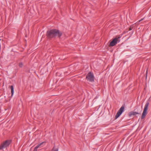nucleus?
I'll list each match as a JSON object with an SVG mask.
<instances>
[{"label":"nucleus","mask_w":151,"mask_h":151,"mask_svg":"<svg viewBox=\"0 0 151 151\" xmlns=\"http://www.w3.org/2000/svg\"><path fill=\"white\" fill-rule=\"evenodd\" d=\"M62 35V33L58 30L53 29L47 31V35L49 38H52L57 36L60 37Z\"/></svg>","instance_id":"nucleus-1"},{"label":"nucleus","mask_w":151,"mask_h":151,"mask_svg":"<svg viewBox=\"0 0 151 151\" xmlns=\"http://www.w3.org/2000/svg\"><path fill=\"white\" fill-rule=\"evenodd\" d=\"M149 104V102L148 101H147L146 102V104H145L143 113L141 116V119H144L146 116L147 114V111L148 109Z\"/></svg>","instance_id":"nucleus-2"},{"label":"nucleus","mask_w":151,"mask_h":151,"mask_svg":"<svg viewBox=\"0 0 151 151\" xmlns=\"http://www.w3.org/2000/svg\"><path fill=\"white\" fill-rule=\"evenodd\" d=\"M11 142V141L10 140H7L3 142L0 146V150L9 146Z\"/></svg>","instance_id":"nucleus-3"},{"label":"nucleus","mask_w":151,"mask_h":151,"mask_svg":"<svg viewBox=\"0 0 151 151\" xmlns=\"http://www.w3.org/2000/svg\"><path fill=\"white\" fill-rule=\"evenodd\" d=\"M120 37H119L114 39L112 41L110 42V45L111 46H113L115 45L117 43L119 42L120 41Z\"/></svg>","instance_id":"nucleus-4"},{"label":"nucleus","mask_w":151,"mask_h":151,"mask_svg":"<svg viewBox=\"0 0 151 151\" xmlns=\"http://www.w3.org/2000/svg\"><path fill=\"white\" fill-rule=\"evenodd\" d=\"M124 106H122L120 108L119 110L115 116V118L117 119L121 114L124 111Z\"/></svg>","instance_id":"nucleus-5"},{"label":"nucleus","mask_w":151,"mask_h":151,"mask_svg":"<svg viewBox=\"0 0 151 151\" xmlns=\"http://www.w3.org/2000/svg\"><path fill=\"white\" fill-rule=\"evenodd\" d=\"M86 78L88 81L91 82L93 81L94 77L93 74L91 72L89 73L86 76Z\"/></svg>","instance_id":"nucleus-6"},{"label":"nucleus","mask_w":151,"mask_h":151,"mask_svg":"<svg viewBox=\"0 0 151 151\" xmlns=\"http://www.w3.org/2000/svg\"><path fill=\"white\" fill-rule=\"evenodd\" d=\"M140 113L132 111L129 113V116H131L132 115H135L136 114H139Z\"/></svg>","instance_id":"nucleus-7"},{"label":"nucleus","mask_w":151,"mask_h":151,"mask_svg":"<svg viewBox=\"0 0 151 151\" xmlns=\"http://www.w3.org/2000/svg\"><path fill=\"white\" fill-rule=\"evenodd\" d=\"M44 142H42L41 143H40L39 144H38V145H37L36 146L34 150L35 151H37V149L39 148V147H41L42 146H41V145L44 143Z\"/></svg>","instance_id":"nucleus-8"},{"label":"nucleus","mask_w":151,"mask_h":151,"mask_svg":"<svg viewBox=\"0 0 151 151\" xmlns=\"http://www.w3.org/2000/svg\"><path fill=\"white\" fill-rule=\"evenodd\" d=\"M11 90V93H12V96L14 94V87L13 86H9Z\"/></svg>","instance_id":"nucleus-9"},{"label":"nucleus","mask_w":151,"mask_h":151,"mask_svg":"<svg viewBox=\"0 0 151 151\" xmlns=\"http://www.w3.org/2000/svg\"><path fill=\"white\" fill-rule=\"evenodd\" d=\"M22 66H23V64H22V63H20L19 64V67H22Z\"/></svg>","instance_id":"nucleus-10"},{"label":"nucleus","mask_w":151,"mask_h":151,"mask_svg":"<svg viewBox=\"0 0 151 151\" xmlns=\"http://www.w3.org/2000/svg\"><path fill=\"white\" fill-rule=\"evenodd\" d=\"M52 151H58V149H56L55 150H52Z\"/></svg>","instance_id":"nucleus-11"},{"label":"nucleus","mask_w":151,"mask_h":151,"mask_svg":"<svg viewBox=\"0 0 151 151\" xmlns=\"http://www.w3.org/2000/svg\"><path fill=\"white\" fill-rule=\"evenodd\" d=\"M142 20V19H141V20H139V22H140V21H141Z\"/></svg>","instance_id":"nucleus-12"},{"label":"nucleus","mask_w":151,"mask_h":151,"mask_svg":"<svg viewBox=\"0 0 151 151\" xmlns=\"http://www.w3.org/2000/svg\"><path fill=\"white\" fill-rule=\"evenodd\" d=\"M1 42H3V40H1Z\"/></svg>","instance_id":"nucleus-13"}]
</instances>
